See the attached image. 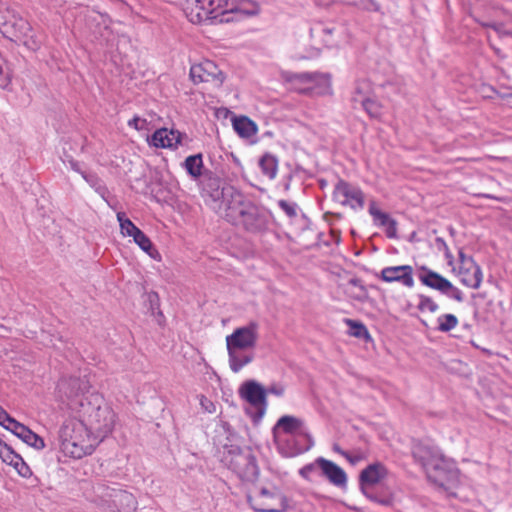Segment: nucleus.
<instances>
[{
    "label": "nucleus",
    "instance_id": "nucleus-55",
    "mask_svg": "<svg viewBox=\"0 0 512 512\" xmlns=\"http://www.w3.org/2000/svg\"><path fill=\"white\" fill-rule=\"evenodd\" d=\"M363 456H358L354 453V456H353V459H354V462L361 459Z\"/></svg>",
    "mask_w": 512,
    "mask_h": 512
},
{
    "label": "nucleus",
    "instance_id": "nucleus-23",
    "mask_svg": "<svg viewBox=\"0 0 512 512\" xmlns=\"http://www.w3.org/2000/svg\"><path fill=\"white\" fill-rule=\"evenodd\" d=\"M182 133L176 130L161 128L152 135V143L155 147L176 148L181 143Z\"/></svg>",
    "mask_w": 512,
    "mask_h": 512
},
{
    "label": "nucleus",
    "instance_id": "nucleus-43",
    "mask_svg": "<svg viewBox=\"0 0 512 512\" xmlns=\"http://www.w3.org/2000/svg\"><path fill=\"white\" fill-rule=\"evenodd\" d=\"M18 423L17 420L12 418L1 406H0V425L3 426L5 429L12 431V429L16 426L15 424Z\"/></svg>",
    "mask_w": 512,
    "mask_h": 512
},
{
    "label": "nucleus",
    "instance_id": "nucleus-25",
    "mask_svg": "<svg viewBox=\"0 0 512 512\" xmlns=\"http://www.w3.org/2000/svg\"><path fill=\"white\" fill-rule=\"evenodd\" d=\"M15 425L16 426L12 429L11 432L20 438L23 442L37 450H41L45 447L44 440L39 435L30 430L27 426L20 422L16 423Z\"/></svg>",
    "mask_w": 512,
    "mask_h": 512
},
{
    "label": "nucleus",
    "instance_id": "nucleus-29",
    "mask_svg": "<svg viewBox=\"0 0 512 512\" xmlns=\"http://www.w3.org/2000/svg\"><path fill=\"white\" fill-rule=\"evenodd\" d=\"M184 168L186 169L187 173L193 178V179H199L203 177L204 170H203V160H202V154H195L188 156L184 163Z\"/></svg>",
    "mask_w": 512,
    "mask_h": 512
},
{
    "label": "nucleus",
    "instance_id": "nucleus-6",
    "mask_svg": "<svg viewBox=\"0 0 512 512\" xmlns=\"http://www.w3.org/2000/svg\"><path fill=\"white\" fill-rule=\"evenodd\" d=\"M387 468L380 462L369 464L359 474V488L361 492L371 501L391 506L393 496L390 493H382V488L388 477Z\"/></svg>",
    "mask_w": 512,
    "mask_h": 512
},
{
    "label": "nucleus",
    "instance_id": "nucleus-3",
    "mask_svg": "<svg viewBox=\"0 0 512 512\" xmlns=\"http://www.w3.org/2000/svg\"><path fill=\"white\" fill-rule=\"evenodd\" d=\"M412 454L426 473V476L433 484L447 488L458 480V470L454 463L446 459L434 447L423 443H416L413 446Z\"/></svg>",
    "mask_w": 512,
    "mask_h": 512
},
{
    "label": "nucleus",
    "instance_id": "nucleus-51",
    "mask_svg": "<svg viewBox=\"0 0 512 512\" xmlns=\"http://www.w3.org/2000/svg\"><path fill=\"white\" fill-rule=\"evenodd\" d=\"M369 3L364 5V8L366 9H377L376 5L372 0H368Z\"/></svg>",
    "mask_w": 512,
    "mask_h": 512
},
{
    "label": "nucleus",
    "instance_id": "nucleus-17",
    "mask_svg": "<svg viewBox=\"0 0 512 512\" xmlns=\"http://www.w3.org/2000/svg\"><path fill=\"white\" fill-rule=\"evenodd\" d=\"M218 7L222 8V16L239 20L242 16H255L259 14V4L253 0H218Z\"/></svg>",
    "mask_w": 512,
    "mask_h": 512
},
{
    "label": "nucleus",
    "instance_id": "nucleus-37",
    "mask_svg": "<svg viewBox=\"0 0 512 512\" xmlns=\"http://www.w3.org/2000/svg\"><path fill=\"white\" fill-rule=\"evenodd\" d=\"M362 106L371 117H380L382 113L381 104L375 99L366 98L361 101Z\"/></svg>",
    "mask_w": 512,
    "mask_h": 512
},
{
    "label": "nucleus",
    "instance_id": "nucleus-52",
    "mask_svg": "<svg viewBox=\"0 0 512 512\" xmlns=\"http://www.w3.org/2000/svg\"><path fill=\"white\" fill-rule=\"evenodd\" d=\"M320 50H321V48H320V47H316V48H314V53H312V54L310 55V57H313V56L318 55V54H319V52H320Z\"/></svg>",
    "mask_w": 512,
    "mask_h": 512
},
{
    "label": "nucleus",
    "instance_id": "nucleus-49",
    "mask_svg": "<svg viewBox=\"0 0 512 512\" xmlns=\"http://www.w3.org/2000/svg\"><path fill=\"white\" fill-rule=\"evenodd\" d=\"M68 162H69V164H70L71 168H72L74 171L79 172V173H81V172H82V171L80 170V167H79L78 162H76V161H75V160H73L72 158H69V159H68Z\"/></svg>",
    "mask_w": 512,
    "mask_h": 512
},
{
    "label": "nucleus",
    "instance_id": "nucleus-48",
    "mask_svg": "<svg viewBox=\"0 0 512 512\" xmlns=\"http://www.w3.org/2000/svg\"><path fill=\"white\" fill-rule=\"evenodd\" d=\"M354 201L358 203V205L363 208L364 206V195L361 191L354 190Z\"/></svg>",
    "mask_w": 512,
    "mask_h": 512
},
{
    "label": "nucleus",
    "instance_id": "nucleus-56",
    "mask_svg": "<svg viewBox=\"0 0 512 512\" xmlns=\"http://www.w3.org/2000/svg\"><path fill=\"white\" fill-rule=\"evenodd\" d=\"M3 445H7L6 443H4L1 439H0V447L2 448Z\"/></svg>",
    "mask_w": 512,
    "mask_h": 512
},
{
    "label": "nucleus",
    "instance_id": "nucleus-46",
    "mask_svg": "<svg viewBox=\"0 0 512 512\" xmlns=\"http://www.w3.org/2000/svg\"><path fill=\"white\" fill-rule=\"evenodd\" d=\"M145 120L140 119L139 117L135 116L131 120L128 121V125L130 127L135 128L136 130H140L143 128V124H145Z\"/></svg>",
    "mask_w": 512,
    "mask_h": 512
},
{
    "label": "nucleus",
    "instance_id": "nucleus-54",
    "mask_svg": "<svg viewBox=\"0 0 512 512\" xmlns=\"http://www.w3.org/2000/svg\"><path fill=\"white\" fill-rule=\"evenodd\" d=\"M446 257L449 259L448 263L451 264L452 263V261H451L452 255L449 252H447Z\"/></svg>",
    "mask_w": 512,
    "mask_h": 512
},
{
    "label": "nucleus",
    "instance_id": "nucleus-21",
    "mask_svg": "<svg viewBox=\"0 0 512 512\" xmlns=\"http://www.w3.org/2000/svg\"><path fill=\"white\" fill-rule=\"evenodd\" d=\"M381 279L385 282H399L411 288L414 285L413 269L410 265L390 266L381 270Z\"/></svg>",
    "mask_w": 512,
    "mask_h": 512
},
{
    "label": "nucleus",
    "instance_id": "nucleus-32",
    "mask_svg": "<svg viewBox=\"0 0 512 512\" xmlns=\"http://www.w3.org/2000/svg\"><path fill=\"white\" fill-rule=\"evenodd\" d=\"M333 199L340 205H347L352 199V191L348 183L339 181L333 191Z\"/></svg>",
    "mask_w": 512,
    "mask_h": 512
},
{
    "label": "nucleus",
    "instance_id": "nucleus-57",
    "mask_svg": "<svg viewBox=\"0 0 512 512\" xmlns=\"http://www.w3.org/2000/svg\"><path fill=\"white\" fill-rule=\"evenodd\" d=\"M334 450H336V451H340V449H339L338 445H334Z\"/></svg>",
    "mask_w": 512,
    "mask_h": 512
},
{
    "label": "nucleus",
    "instance_id": "nucleus-39",
    "mask_svg": "<svg viewBox=\"0 0 512 512\" xmlns=\"http://www.w3.org/2000/svg\"><path fill=\"white\" fill-rule=\"evenodd\" d=\"M354 337L362 340L365 344L373 346V340L368 329L360 322L354 321Z\"/></svg>",
    "mask_w": 512,
    "mask_h": 512
},
{
    "label": "nucleus",
    "instance_id": "nucleus-36",
    "mask_svg": "<svg viewBox=\"0 0 512 512\" xmlns=\"http://www.w3.org/2000/svg\"><path fill=\"white\" fill-rule=\"evenodd\" d=\"M458 325V319L453 314H444L438 318V330L448 332Z\"/></svg>",
    "mask_w": 512,
    "mask_h": 512
},
{
    "label": "nucleus",
    "instance_id": "nucleus-11",
    "mask_svg": "<svg viewBox=\"0 0 512 512\" xmlns=\"http://www.w3.org/2000/svg\"><path fill=\"white\" fill-rule=\"evenodd\" d=\"M3 35L15 42L22 43L32 51H37L42 44L41 39L30 23L16 13H14L7 27H5Z\"/></svg>",
    "mask_w": 512,
    "mask_h": 512
},
{
    "label": "nucleus",
    "instance_id": "nucleus-31",
    "mask_svg": "<svg viewBox=\"0 0 512 512\" xmlns=\"http://www.w3.org/2000/svg\"><path fill=\"white\" fill-rule=\"evenodd\" d=\"M118 491L117 488L110 486L106 483L99 482L93 486V492L97 499H99L102 503L110 505L113 494Z\"/></svg>",
    "mask_w": 512,
    "mask_h": 512
},
{
    "label": "nucleus",
    "instance_id": "nucleus-50",
    "mask_svg": "<svg viewBox=\"0 0 512 512\" xmlns=\"http://www.w3.org/2000/svg\"><path fill=\"white\" fill-rule=\"evenodd\" d=\"M345 323L349 326L348 334L352 335V325H353L352 319H349V318L345 319Z\"/></svg>",
    "mask_w": 512,
    "mask_h": 512
},
{
    "label": "nucleus",
    "instance_id": "nucleus-42",
    "mask_svg": "<svg viewBox=\"0 0 512 512\" xmlns=\"http://www.w3.org/2000/svg\"><path fill=\"white\" fill-rule=\"evenodd\" d=\"M278 206L291 219L298 215V206L294 202L279 200Z\"/></svg>",
    "mask_w": 512,
    "mask_h": 512
},
{
    "label": "nucleus",
    "instance_id": "nucleus-33",
    "mask_svg": "<svg viewBox=\"0 0 512 512\" xmlns=\"http://www.w3.org/2000/svg\"><path fill=\"white\" fill-rule=\"evenodd\" d=\"M332 29L323 27L321 24L310 29V36L314 40V44L322 43V46H330L332 43L328 37L332 34Z\"/></svg>",
    "mask_w": 512,
    "mask_h": 512
},
{
    "label": "nucleus",
    "instance_id": "nucleus-12",
    "mask_svg": "<svg viewBox=\"0 0 512 512\" xmlns=\"http://www.w3.org/2000/svg\"><path fill=\"white\" fill-rule=\"evenodd\" d=\"M247 500L256 512H284L288 507L286 497L276 488H261L251 492Z\"/></svg>",
    "mask_w": 512,
    "mask_h": 512
},
{
    "label": "nucleus",
    "instance_id": "nucleus-9",
    "mask_svg": "<svg viewBox=\"0 0 512 512\" xmlns=\"http://www.w3.org/2000/svg\"><path fill=\"white\" fill-rule=\"evenodd\" d=\"M223 462L240 479L252 482L257 479L259 468L251 449L231 445L227 448Z\"/></svg>",
    "mask_w": 512,
    "mask_h": 512
},
{
    "label": "nucleus",
    "instance_id": "nucleus-5",
    "mask_svg": "<svg viewBox=\"0 0 512 512\" xmlns=\"http://www.w3.org/2000/svg\"><path fill=\"white\" fill-rule=\"evenodd\" d=\"M59 440L63 453L75 459L92 454L99 444L85 424L76 418L64 421L59 431Z\"/></svg>",
    "mask_w": 512,
    "mask_h": 512
},
{
    "label": "nucleus",
    "instance_id": "nucleus-58",
    "mask_svg": "<svg viewBox=\"0 0 512 512\" xmlns=\"http://www.w3.org/2000/svg\"><path fill=\"white\" fill-rule=\"evenodd\" d=\"M510 97L512 98V93L510 94Z\"/></svg>",
    "mask_w": 512,
    "mask_h": 512
},
{
    "label": "nucleus",
    "instance_id": "nucleus-18",
    "mask_svg": "<svg viewBox=\"0 0 512 512\" xmlns=\"http://www.w3.org/2000/svg\"><path fill=\"white\" fill-rule=\"evenodd\" d=\"M190 78L194 84L214 82L221 86L225 80V75L213 61L204 60L191 66Z\"/></svg>",
    "mask_w": 512,
    "mask_h": 512
},
{
    "label": "nucleus",
    "instance_id": "nucleus-47",
    "mask_svg": "<svg viewBox=\"0 0 512 512\" xmlns=\"http://www.w3.org/2000/svg\"><path fill=\"white\" fill-rule=\"evenodd\" d=\"M271 393L276 396H282L284 393V388L282 386L272 385L266 390V394Z\"/></svg>",
    "mask_w": 512,
    "mask_h": 512
},
{
    "label": "nucleus",
    "instance_id": "nucleus-24",
    "mask_svg": "<svg viewBox=\"0 0 512 512\" xmlns=\"http://www.w3.org/2000/svg\"><path fill=\"white\" fill-rule=\"evenodd\" d=\"M109 507L117 509L118 512H135L137 509V501L132 493L118 489V491L113 494Z\"/></svg>",
    "mask_w": 512,
    "mask_h": 512
},
{
    "label": "nucleus",
    "instance_id": "nucleus-16",
    "mask_svg": "<svg viewBox=\"0 0 512 512\" xmlns=\"http://www.w3.org/2000/svg\"><path fill=\"white\" fill-rule=\"evenodd\" d=\"M423 273L419 276L420 281L427 287L437 290L442 294L458 301H463L462 291L454 286L448 279L437 272L422 268Z\"/></svg>",
    "mask_w": 512,
    "mask_h": 512
},
{
    "label": "nucleus",
    "instance_id": "nucleus-45",
    "mask_svg": "<svg viewBox=\"0 0 512 512\" xmlns=\"http://www.w3.org/2000/svg\"><path fill=\"white\" fill-rule=\"evenodd\" d=\"M485 26L493 28L499 35H507L510 31L505 30L502 24L499 23H486Z\"/></svg>",
    "mask_w": 512,
    "mask_h": 512
},
{
    "label": "nucleus",
    "instance_id": "nucleus-53",
    "mask_svg": "<svg viewBox=\"0 0 512 512\" xmlns=\"http://www.w3.org/2000/svg\"><path fill=\"white\" fill-rule=\"evenodd\" d=\"M345 457L350 463H352V455H350L349 453H345Z\"/></svg>",
    "mask_w": 512,
    "mask_h": 512
},
{
    "label": "nucleus",
    "instance_id": "nucleus-10",
    "mask_svg": "<svg viewBox=\"0 0 512 512\" xmlns=\"http://www.w3.org/2000/svg\"><path fill=\"white\" fill-rule=\"evenodd\" d=\"M203 195L210 198L214 203H219L218 212L221 215L230 203L232 192H240L234 186L226 185L222 178L210 170H204L200 180Z\"/></svg>",
    "mask_w": 512,
    "mask_h": 512
},
{
    "label": "nucleus",
    "instance_id": "nucleus-41",
    "mask_svg": "<svg viewBox=\"0 0 512 512\" xmlns=\"http://www.w3.org/2000/svg\"><path fill=\"white\" fill-rule=\"evenodd\" d=\"M14 11L9 9L4 3L0 1V31L3 33L5 27L14 15Z\"/></svg>",
    "mask_w": 512,
    "mask_h": 512
},
{
    "label": "nucleus",
    "instance_id": "nucleus-14",
    "mask_svg": "<svg viewBox=\"0 0 512 512\" xmlns=\"http://www.w3.org/2000/svg\"><path fill=\"white\" fill-rule=\"evenodd\" d=\"M259 325L251 321L248 325L236 328L232 334L226 336L227 348L253 349L259 338Z\"/></svg>",
    "mask_w": 512,
    "mask_h": 512
},
{
    "label": "nucleus",
    "instance_id": "nucleus-38",
    "mask_svg": "<svg viewBox=\"0 0 512 512\" xmlns=\"http://www.w3.org/2000/svg\"><path fill=\"white\" fill-rule=\"evenodd\" d=\"M82 177L86 180V182L102 196L106 193V187L103 185L101 179L95 174H87L85 172H81Z\"/></svg>",
    "mask_w": 512,
    "mask_h": 512
},
{
    "label": "nucleus",
    "instance_id": "nucleus-13",
    "mask_svg": "<svg viewBox=\"0 0 512 512\" xmlns=\"http://www.w3.org/2000/svg\"><path fill=\"white\" fill-rule=\"evenodd\" d=\"M239 395L256 409L254 421H259L267 408L266 390L255 380L244 382L239 388Z\"/></svg>",
    "mask_w": 512,
    "mask_h": 512
},
{
    "label": "nucleus",
    "instance_id": "nucleus-34",
    "mask_svg": "<svg viewBox=\"0 0 512 512\" xmlns=\"http://www.w3.org/2000/svg\"><path fill=\"white\" fill-rule=\"evenodd\" d=\"M131 237H133L134 242L151 257H154V253H157L151 240L140 229H138Z\"/></svg>",
    "mask_w": 512,
    "mask_h": 512
},
{
    "label": "nucleus",
    "instance_id": "nucleus-26",
    "mask_svg": "<svg viewBox=\"0 0 512 512\" xmlns=\"http://www.w3.org/2000/svg\"><path fill=\"white\" fill-rule=\"evenodd\" d=\"M229 366L234 373H238L244 366L254 360V353L245 352L244 349L227 348Z\"/></svg>",
    "mask_w": 512,
    "mask_h": 512
},
{
    "label": "nucleus",
    "instance_id": "nucleus-4",
    "mask_svg": "<svg viewBox=\"0 0 512 512\" xmlns=\"http://www.w3.org/2000/svg\"><path fill=\"white\" fill-rule=\"evenodd\" d=\"M77 404L79 405L77 412L80 420L100 443L114 429L116 423L115 412L98 394H92L85 401L81 400L73 405Z\"/></svg>",
    "mask_w": 512,
    "mask_h": 512
},
{
    "label": "nucleus",
    "instance_id": "nucleus-30",
    "mask_svg": "<svg viewBox=\"0 0 512 512\" xmlns=\"http://www.w3.org/2000/svg\"><path fill=\"white\" fill-rule=\"evenodd\" d=\"M259 166L262 173L269 179H274L278 170L277 158L269 153L264 154L259 160Z\"/></svg>",
    "mask_w": 512,
    "mask_h": 512
},
{
    "label": "nucleus",
    "instance_id": "nucleus-27",
    "mask_svg": "<svg viewBox=\"0 0 512 512\" xmlns=\"http://www.w3.org/2000/svg\"><path fill=\"white\" fill-rule=\"evenodd\" d=\"M0 458L3 462L14 466L22 476H26L29 471V467L25 464L22 457L15 453L8 445L0 447Z\"/></svg>",
    "mask_w": 512,
    "mask_h": 512
},
{
    "label": "nucleus",
    "instance_id": "nucleus-35",
    "mask_svg": "<svg viewBox=\"0 0 512 512\" xmlns=\"http://www.w3.org/2000/svg\"><path fill=\"white\" fill-rule=\"evenodd\" d=\"M117 220L120 225L121 234L124 236H132L139 228L126 217L124 212L117 213Z\"/></svg>",
    "mask_w": 512,
    "mask_h": 512
},
{
    "label": "nucleus",
    "instance_id": "nucleus-2",
    "mask_svg": "<svg viewBox=\"0 0 512 512\" xmlns=\"http://www.w3.org/2000/svg\"><path fill=\"white\" fill-rule=\"evenodd\" d=\"M275 442L282 453L293 457L308 451L314 444L302 419L284 415L278 419L272 429Z\"/></svg>",
    "mask_w": 512,
    "mask_h": 512
},
{
    "label": "nucleus",
    "instance_id": "nucleus-15",
    "mask_svg": "<svg viewBox=\"0 0 512 512\" xmlns=\"http://www.w3.org/2000/svg\"><path fill=\"white\" fill-rule=\"evenodd\" d=\"M457 276L460 282L469 288L478 289L483 281V273L472 257L466 256L462 250L459 251V267Z\"/></svg>",
    "mask_w": 512,
    "mask_h": 512
},
{
    "label": "nucleus",
    "instance_id": "nucleus-40",
    "mask_svg": "<svg viewBox=\"0 0 512 512\" xmlns=\"http://www.w3.org/2000/svg\"><path fill=\"white\" fill-rule=\"evenodd\" d=\"M418 309L422 312L428 311L430 313H435L438 311L439 306L432 298L421 295L419 297Z\"/></svg>",
    "mask_w": 512,
    "mask_h": 512
},
{
    "label": "nucleus",
    "instance_id": "nucleus-28",
    "mask_svg": "<svg viewBox=\"0 0 512 512\" xmlns=\"http://www.w3.org/2000/svg\"><path fill=\"white\" fill-rule=\"evenodd\" d=\"M233 128L242 138H250L257 133V125L246 116L235 118Z\"/></svg>",
    "mask_w": 512,
    "mask_h": 512
},
{
    "label": "nucleus",
    "instance_id": "nucleus-1",
    "mask_svg": "<svg viewBox=\"0 0 512 512\" xmlns=\"http://www.w3.org/2000/svg\"><path fill=\"white\" fill-rule=\"evenodd\" d=\"M230 203L221 216L231 225L250 234L260 235L269 229L270 213L248 199L242 192H232Z\"/></svg>",
    "mask_w": 512,
    "mask_h": 512
},
{
    "label": "nucleus",
    "instance_id": "nucleus-7",
    "mask_svg": "<svg viewBox=\"0 0 512 512\" xmlns=\"http://www.w3.org/2000/svg\"><path fill=\"white\" fill-rule=\"evenodd\" d=\"M283 78L285 82L290 84L292 90L301 94L325 95L330 93L331 90L329 74L319 72H285Z\"/></svg>",
    "mask_w": 512,
    "mask_h": 512
},
{
    "label": "nucleus",
    "instance_id": "nucleus-19",
    "mask_svg": "<svg viewBox=\"0 0 512 512\" xmlns=\"http://www.w3.org/2000/svg\"><path fill=\"white\" fill-rule=\"evenodd\" d=\"M59 391L70 399L69 406L72 410L78 411L79 405H73L81 400L85 401L88 397H80L88 389V383L79 377L62 378L58 383Z\"/></svg>",
    "mask_w": 512,
    "mask_h": 512
},
{
    "label": "nucleus",
    "instance_id": "nucleus-20",
    "mask_svg": "<svg viewBox=\"0 0 512 512\" xmlns=\"http://www.w3.org/2000/svg\"><path fill=\"white\" fill-rule=\"evenodd\" d=\"M368 212L375 226L380 227L390 239L398 237V222L389 213L382 211L374 200L369 203Z\"/></svg>",
    "mask_w": 512,
    "mask_h": 512
},
{
    "label": "nucleus",
    "instance_id": "nucleus-22",
    "mask_svg": "<svg viewBox=\"0 0 512 512\" xmlns=\"http://www.w3.org/2000/svg\"><path fill=\"white\" fill-rule=\"evenodd\" d=\"M315 464L320 468L321 473L330 483L335 486L342 487L347 483V475L345 471L334 462L323 457L317 458Z\"/></svg>",
    "mask_w": 512,
    "mask_h": 512
},
{
    "label": "nucleus",
    "instance_id": "nucleus-44",
    "mask_svg": "<svg viewBox=\"0 0 512 512\" xmlns=\"http://www.w3.org/2000/svg\"><path fill=\"white\" fill-rule=\"evenodd\" d=\"M200 404H201L202 409L205 412L210 413V414H213V413L216 412L215 404L210 399H208L207 397L201 396Z\"/></svg>",
    "mask_w": 512,
    "mask_h": 512
},
{
    "label": "nucleus",
    "instance_id": "nucleus-8",
    "mask_svg": "<svg viewBox=\"0 0 512 512\" xmlns=\"http://www.w3.org/2000/svg\"><path fill=\"white\" fill-rule=\"evenodd\" d=\"M182 9L193 24L228 23L234 18L222 16V8L218 7V0H184Z\"/></svg>",
    "mask_w": 512,
    "mask_h": 512
}]
</instances>
